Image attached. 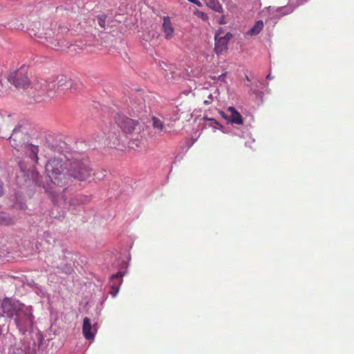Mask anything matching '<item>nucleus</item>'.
<instances>
[{
    "label": "nucleus",
    "mask_w": 354,
    "mask_h": 354,
    "mask_svg": "<svg viewBox=\"0 0 354 354\" xmlns=\"http://www.w3.org/2000/svg\"><path fill=\"white\" fill-rule=\"evenodd\" d=\"M68 10L57 7L53 21L44 22L37 31L32 29L33 35L39 42L53 49L69 48L71 44L62 35L64 32L68 30Z\"/></svg>",
    "instance_id": "f257e3e1"
},
{
    "label": "nucleus",
    "mask_w": 354,
    "mask_h": 354,
    "mask_svg": "<svg viewBox=\"0 0 354 354\" xmlns=\"http://www.w3.org/2000/svg\"><path fill=\"white\" fill-rule=\"evenodd\" d=\"M66 167L65 162L57 158L50 159L45 166L46 175L52 184L48 185L45 189L51 196L53 203L57 205H61L66 201L64 194L65 190L62 192H57L53 187H62L68 183L70 176Z\"/></svg>",
    "instance_id": "f03ea898"
},
{
    "label": "nucleus",
    "mask_w": 354,
    "mask_h": 354,
    "mask_svg": "<svg viewBox=\"0 0 354 354\" xmlns=\"http://www.w3.org/2000/svg\"><path fill=\"white\" fill-rule=\"evenodd\" d=\"M70 178L86 181L93 177L94 172L87 159H71L65 162Z\"/></svg>",
    "instance_id": "7ed1b4c3"
},
{
    "label": "nucleus",
    "mask_w": 354,
    "mask_h": 354,
    "mask_svg": "<svg viewBox=\"0 0 354 354\" xmlns=\"http://www.w3.org/2000/svg\"><path fill=\"white\" fill-rule=\"evenodd\" d=\"M56 84L45 80H37L33 82L29 95L35 102H43L56 96Z\"/></svg>",
    "instance_id": "20e7f679"
},
{
    "label": "nucleus",
    "mask_w": 354,
    "mask_h": 354,
    "mask_svg": "<svg viewBox=\"0 0 354 354\" xmlns=\"http://www.w3.org/2000/svg\"><path fill=\"white\" fill-rule=\"evenodd\" d=\"M32 306H24L13 317L17 328L22 333H25L29 328L32 327L34 321Z\"/></svg>",
    "instance_id": "39448f33"
},
{
    "label": "nucleus",
    "mask_w": 354,
    "mask_h": 354,
    "mask_svg": "<svg viewBox=\"0 0 354 354\" xmlns=\"http://www.w3.org/2000/svg\"><path fill=\"white\" fill-rule=\"evenodd\" d=\"M8 80L15 87L26 88L30 85V80L28 76V67L22 66L19 68L10 72Z\"/></svg>",
    "instance_id": "423d86ee"
},
{
    "label": "nucleus",
    "mask_w": 354,
    "mask_h": 354,
    "mask_svg": "<svg viewBox=\"0 0 354 354\" xmlns=\"http://www.w3.org/2000/svg\"><path fill=\"white\" fill-rule=\"evenodd\" d=\"M115 122L126 134H131L133 133L138 134L143 130L142 126L139 122L121 114H118L116 115Z\"/></svg>",
    "instance_id": "0eeeda50"
},
{
    "label": "nucleus",
    "mask_w": 354,
    "mask_h": 354,
    "mask_svg": "<svg viewBox=\"0 0 354 354\" xmlns=\"http://www.w3.org/2000/svg\"><path fill=\"white\" fill-rule=\"evenodd\" d=\"M24 305L19 300L11 297H5L1 301L2 313L1 316L13 318Z\"/></svg>",
    "instance_id": "6e6552de"
},
{
    "label": "nucleus",
    "mask_w": 354,
    "mask_h": 354,
    "mask_svg": "<svg viewBox=\"0 0 354 354\" xmlns=\"http://www.w3.org/2000/svg\"><path fill=\"white\" fill-rule=\"evenodd\" d=\"M28 135L22 131L20 127L15 128L9 138L10 145L17 151L23 149L24 146L28 142Z\"/></svg>",
    "instance_id": "1a4fd4ad"
},
{
    "label": "nucleus",
    "mask_w": 354,
    "mask_h": 354,
    "mask_svg": "<svg viewBox=\"0 0 354 354\" xmlns=\"http://www.w3.org/2000/svg\"><path fill=\"white\" fill-rule=\"evenodd\" d=\"M233 37L232 33L227 32L221 38H214V51L217 55L224 54L227 51L228 43Z\"/></svg>",
    "instance_id": "9d476101"
},
{
    "label": "nucleus",
    "mask_w": 354,
    "mask_h": 354,
    "mask_svg": "<svg viewBox=\"0 0 354 354\" xmlns=\"http://www.w3.org/2000/svg\"><path fill=\"white\" fill-rule=\"evenodd\" d=\"M227 111L230 113V115H227L224 112H221V114L223 118L227 120L232 124H242L243 121L241 115L234 108L230 106L227 108Z\"/></svg>",
    "instance_id": "9b49d317"
},
{
    "label": "nucleus",
    "mask_w": 354,
    "mask_h": 354,
    "mask_svg": "<svg viewBox=\"0 0 354 354\" xmlns=\"http://www.w3.org/2000/svg\"><path fill=\"white\" fill-rule=\"evenodd\" d=\"M123 276L124 274L121 272H118V273L113 274L111 277L110 286L111 290L110 293L113 295V297L116 296V295L118 293L120 287L122 283Z\"/></svg>",
    "instance_id": "f8f14e48"
},
{
    "label": "nucleus",
    "mask_w": 354,
    "mask_h": 354,
    "mask_svg": "<svg viewBox=\"0 0 354 354\" xmlns=\"http://www.w3.org/2000/svg\"><path fill=\"white\" fill-rule=\"evenodd\" d=\"M97 330L92 326L90 319L84 317L83 319L82 333L86 339H92L95 337Z\"/></svg>",
    "instance_id": "ddd939ff"
},
{
    "label": "nucleus",
    "mask_w": 354,
    "mask_h": 354,
    "mask_svg": "<svg viewBox=\"0 0 354 354\" xmlns=\"http://www.w3.org/2000/svg\"><path fill=\"white\" fill-rule=\"evenodd\" d=\"M162 30L166 39H170L174 37V28L172 26L171 19L169 17H163Z\"/></svg>",
    "instance_id": "4468645a"
},
{
    "label": "nucleus",
    "mask_w": 354,
    "mask_h": 354,
    "mask_svg": "<svg viewBox=\"0 0 354 354\" xmlns=\"http://www.w3.org/2000/svg\"><path fill=\"white\" fill-rule=\"evenodd\" d=\"M21 151H24V152L33 160L35 162H37L38 157L37 154L39 152L38 146L28 144V142L24 146L23 149Z\"/></svg>",
    "instance_id": "2eb2a0df"
},
{
    "label": "nucleus",
    "mask_w": 354,
    "mask_h": 354,
    "mask_svg": "<svg viewBox=\"0 0 354 354\" xmlns=\"http://www.w3.org/2000/svg\"><path fill=\"white\" fill-rule=\"evenodd\" d=\"M91 201V197L86 195H77L71 198L68 201L69 206H80Z\"/></svg>",
    "instance_id": "dca6fc26"
},
{
    "label": "nucleus",
    "mask_w": 354,
    "mask_h": 354,
    "mask_svg": "<svg viewBox=\"0 0 354 354\" xmlns=\"http://www.w3.org/2000/svg\"><path fill=\"white\" fill-rule=\"evenodd\" d=\"M264 26L263 21L262 20L257 21L255 24L249 30L248 34L251 36H255L259 35L263 30Z\"/></svg>",
    "instance_id": "f3484780"
},
{
    "label": "nucleus",
    "mask_w": 354,
    "mask_h": 354,
    "mask_svg": "<svg viewBox=\"0 0 354 354\" xmlns=\"http://www.w3.org/2000/svg\"><path fill=\"white\" fill-rule=\"evenodd\" d=\"M15 223L14 219L3 212L0 213V225H10Z\"/></svg>",
    "instance_id": "a211bd4d"
},
{
    "label": "nucleus",
    "mask_w": 354,
    "mask_h": 354,
    "mask_svg": "<svg viewBox=\"0 0 354 354\" xmlns=\"http://www.w3.org/2000/svg\"><path fill=\"white\" fill-rule=\"evenodd\" d=\"M207 4L209 8H211L216 12H223V9L221 4L217 0H209Z\"/></svg>",
    "instance_id": "6ab92c4d"
},
{
    "label": "nucleus",
    "mask_w": 354,
    "mask_h": 354,
    "mask_svg": "<svg viewBox=\"0 0 354 354\" xmlns=\"http://www.w3.org/2000/svg\"><path fill=\"white\" fill-rule=\"evenodd\" d=\"M152 125L154 129H157L158 131H162L165 129V126L163 122L158 118L153 117L152 118Z\"/></svg>",
    "instance_id": "aec40b11"
},
{
    "label": "nucleus",
    "mask_w": 354,
    "mask_h": 354,
    "mask_svg": "<svg viewBox=\"0 0 354 354\" xmlns=\"http://www.w3.org/2000/svg\"><path fill=\"white\" fill-rule=\"evenodd\" d=\"M108 138L110 139V142L108 143V145H109L111 147H116L118 146L120 142L119 136H113L111 135V133H109Z\"/></svg>",
    "instance_id": "412c9836"
},
{
    "label": "nucleus",
    "mask_w": 354,
    "mask_h": 354,
    "mask_svg": "<svg viewBox=\"0 0 354 354\" xmlns=\"http://www.w3.org/2000/svg\"><path fill=\"white\" fill-rule=\"evenodd\" d=\"M106 15L104 14L99 15L97 16V20L100 26L102 28H105L106 27Z\"/></svg>",
    "instance_id": "4be33fe9"
},
{
    "label": "nucleus",
    "mask_w": 354,
    "mask_h": 354,
    "mask_svg": "<svg viewBox=\"0 0 354 354\" xmlns=\"http://www.w3.org/2000/svg\"><path fill=\"white\" fill-rule=\"evenodd\" d=\"M203 119L205 120L209 121V126L215 127V125L218 124V122L214 118H209L207 117H204Z\"/></svg>",
    "instance_id": "5701e85b"
},
{
    "label": "nucleus",
    "mask_w": 354,
    "mask_h": 354,
    "mask_svg": "<svg viewBox=\"0 0 354 354\" xmlns=\"http://www.w3.org/2000/svg\"><path fill=\"white\" fill-rule=\"evenodd\" d=\"M224 34V30L222 28H219L216 31V33H215V35H214V38H221L222 37H223V35Z\"/></svg>",
    "instance_id": "b1692460"
},
{
    "label": "nucleus",
    "mask_w": 354,
    "mask_h": 354,
    "mask_svg": "<svg viewBox=\"0 0 354 354\" xmlns=\"http://www.w3.org/2000/svg\"><path fill=\"white\" fill-rule=\"evenodd\" d=\"M218 24H227V21L225 20V17L224 15L221 16V18L218 19Z\"/></svg>",
    "instance_id": "393cba45"
},
{
    "label": "nucleus",
    "mask_w": 354,
    "mask_h": 354,
    "mask_svg": "<svg viewBox=\"0 0 354 354\" xmlns=\"http://www.w3.org/2000/svg\"><path fill=\"white\" fill-rule=\"evenodd\" d=\"M10 354H23V351L21 349H19V348H16V349H14L11 353Z\"/></svg>",
    "instance_id": "a878e982"
},
{
    "label": "nucleus",
    "mask_w": 354,
    "mask_h": 354,
    "mask_svg": "<svg viewBox=\"0 0 354 354\" xmlns=\"http://www.w3.org/2000/svg\"><path fill=\"white\" fill-rule=\"evenodd\" d=\"M198 17H201L203 19H207V15L203 12H198Z\"/></svg>",
    "instance_id": "bb28decb"
},
{
    "label": "nucleus",
    "mask_w": 354,
    "mask_h": 354,
    "mask_svg": "<svg viewBox=\"0 0 354 354\" xmlns=\"http://www.w3.org/2000/svg\"><path fill=\"white\" fill-rule=\"evenodd\" d=\"M3 193V183L0 180V196Z\"/></svg>",
    "instance_id": "cd10ccee"
},
{
    "label": "nucleus",
    "mask_w": 354,
    "mask_h": 354,
    "mask_svg": "<svg viewBox=\"0 0 354 354\" xmlns=\"http://www.w3.org/2000/svg\"><path fill=\"white\" fill-rule=\"evenodd\" d=\"M204 103H205V104H209L210 103V102H209V101H208V100H205V101L204 102Z\"/></svg>",
    "instance_id": "c85d7f7f"
},
{
    "label": "nucleus",
    "mask_w": 354,
    "mask_h": 354,
    "mask_svg": "<svg viewBox=\"0 0 354 354\" xmlns=\"http://www.w3.org/2000/svg\"><path fill=\"white\" fill-rule=\"evenodd\" d=\"M270 78H271V76H270V75H268L267 76V79H270Z\"/></svg>",
    "instance_id": "c756f323"
},
{
    "label": "nucleus",
    "mask_w": 354,
    "mask_h": 354,
    "mask_svg": "<svg viewBox=\"0 0 354 354\" xmlns=\"http://www.w3.org/2000/svg\"><path fill=\"white\" fill-rule=\"evenodd\" d=\"M224 76H225V75H221L220 78H221V77H223Z\"/></svg>",
    "instance_id": "7c9ffc66"
},
{
    "label": "nucleus",
    "mask_w": 354,
    "mask_h": 354,
    "mask_svg": "<svg viewBox=\"0 0 354 354\" xmlns=\"http://www.w3.org/2000/svg\"><path fill=\"white\" fill-rule=\"evenodd\" d=\"M246 78H247V81H250V79L248 78V77H247Z\"/></svg>",
    "instance_id": "2f4dec72"
}]
</instances>
